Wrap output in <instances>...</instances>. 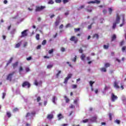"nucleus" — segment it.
I'll return each instance as SVG.
<instances>
[{"instance_id":"nucleus-1","label":"nucleus","mask_w":126,"mask_h":126,"mask_svg":"<svg viewBox=\"0 0 126 126\" xmlns=\"http://www.w3.org/2000/svg\"><path fill=\"white\" fill-rule=\"evenodd\" d=\"M120 20H121V17H120V15H119V14L117 13L116 14V22L113 23L112 29H116L117 24H119V23H120Z\"/></svg>"},{"instance_id":"nucleus-2","label":"nucleus","mask_w":126,"mask_h":126,"mask_svg":"<svg viewBox=\"0 0 126 126\" xmlns=\"http://www.w3.org/2000/svg\"><path fill=\"white\" fill-rule=\"evenodd\" d=\"M15 73V71H13L12 73L9 74L7 76L6 80H9V81H11V80H12V76L14 75Z\"/></svg>"},{"instance_id":"nucleus-3","label":"nucleus","mask_w":126,"mask_h":126,"mask_svg":"<svg viewBox=\"0 0 126 126\" xmlns=\"http://www.w3.org/2000/svg\"><path fill=\"white\" fill-rule=\"evenodd\" d=\"M22 87H26V86H27V88H29L31 87V84L28 81H25L22 84Z\"/></svg>"},{"instance_id":"nucleus-4","label":"nucleus","mask_w":126,"mask_h":126,"mask_svg":"<svg viewBox=\"0 0 126 126\" xmlns=\"http://www.w3.org/2000/svg\"><path fill=\"white\" fill-rule=\"evenodd\" d=\"M46 8V6H41L40 7L39 6H36L35 11L36 12H38L39 11H41V10H43V9Z\"/></svg>"},{"instance_id":"nucleus-5","label":"nucleus","mask_w":126,"mask_h":126,"mask_svg":"<svg viewBox=\"0 0 126 126\" xmlns=\"http://www.w3.org/2000/svg\"><path fill=\"white\" fill-rule=\"evenodd\" d=\"M111 99L112 102H115L116 100H118V96L115 95L114 93L111 94Z\"/></svg>"},{"instance_id":"nucleus-6","label":"nucleus","mask_w":126,"mask_h":126,"mask_svg":"<svg viewBox=\"0 0 126 126\" xmlns=\"http://www.w3.org/2000/svg\"><path fill=\"white\" fill-rule=\"evenodd\" d=\"M70 41H71L72 42H74L75 44H76V43L78 42V39L77 38V37L74 36H72L70 38Z\"/></svg>"},{"instance_id":"nucleus-7","label":"nucleus","mask_w":126,"mask_h":126,"mask_svg":"<svg viewBox=\"0 0 126 126\" xmlns=\"http://www.w3.org/2000/svg\"><path fill=\"white\" fill-rule=\"evenodd\" d=\"M27 31H28V30H25L21 32L22 35L21 36V38L26 37L28 35V33H27Z\"/></svg>"},{"instance_id":"nucleus-8","label":"nucleus","mask_w":126,"mask_h":126,"mask_svg":"<svg viewBox=\"0 0 126 126\" xmlns=\"http://www.w3.org/2000/svg\"><path fill=\"white\" fill-rule=\"evenodd\" d=\"M100 1L98 0H94V1H90L87 2L89 4H90V3H97V4H99L100 3Z\"/></svg>"},{"instance_id":"nucleus-9","label":"nucleus","mask_w":126,"mask_h":126,"mask_svg":"<svg viewBox=\"0 0 126 126\" xmlns=\"http://www.w3.org/2000/svg\"><path fill=\"white\" fill-rule=\"evenodd\" d=\"M114 87L116 89H120V86H119V84L117 83V81H115L114 82Z\"/></svg>"},{"instance_id":"nucleus-10","label":"nucleus","mask_w":126,"mask_h":126,"mask_svg":"<svg viewBox=\"0 0 126 126\" xmlns=\"http://www.w3.org/2000/svg\"><path fill=\"white\" fill-rule=\"evenodd\" d=\"M54 118V115L53 114H48L47 117V119L48 120H52Z\"/></svg>"},{"instance_id":"nucleus-11","label":"nucleus","mask_w":126,"mask_h":126,"mask_svg":"<svg viewBox=\"0 0 126 126\" xmlns=\"http://www.w3.org/2000/svg\"><path fill=\"white\" fill-rule=\"evenodd\" d=\"M58 118L59 121H61L62 119H63V116L62 114H59L58 115Z\"/></svg>"},{"instance_id":"nucleus-12","label":"nucleus","mask_w":126,"mask_h":126,"mask_svg":"<svg viewBox=\"0 0 126 126\" xmlns=\"http://www.w3.org/2000/svg\"><path fill=\"white\" fill-rule=\"evenodd\" d=\"M116 39H117V36L116 35V34H113L111 36V42L115 41V40H116Z\"/></svg>"},{"instance_id":"nucleus-13","label":"nucleus","mask_w":126,"mask_h":126,"mask_svg":"<svg viewBox=\"0 0 126 126\" xmlns=\"http://www.w3.org/2000/svg\"><path fill=\"white\" fill-rule=\"evenodd\" d=\"M109 47H110V44L109 43H107V45H103V48L105 50H108L109 49Z\"/></svg>"},{"instance_id":"nucleus-14","label":"nucleus","mask_w":126,"mask_h":126,"mask_svg":"<svg viewBox=\"0 0 126 126\" xmlns=\"http://www.w3.org/2000/svg\"><path fill=\"white\" fill-rule=\"evenodd\" d=\"M86 56H85V54H82L80 57L81 58V59L82 60V61H84V59H85L86 58Z\"/></svg>"},{"instance_id":"nucleus-15","label":"nucleus","mask_w":126,"mask_h":126,"mask_svg":"<svg viewBox=\"0 0 126 126\" xmlns=\"http://www.w3.org/2000/svg\"><path fill=\"white\" fill-rule=\"evenodd\" d=\"M12 65L13 68L15 69L17 66V65H18V62L15 63H14Z\"/></svg>"},{"instance_id":"nucleus-16","label":"nucleus","mask_w":126,"mask_h":126,"mask_svg":"<svg viewBox=\"0 0 126 126\" xmlns=\"http://www.w3.org/2000/svg\"><path fill=\"white\" fill-rule=\"evenodd\" d=\"M62 73V71L59 70L58 73L56 74V77L57 78H59V77L60 76V74Z\"/></svg>"},{"instance_id":"nucleus-17","label":"nucleus","mask_w":126,"mask_h":126,"mask_svg":"<svg viewBox=\"0 0 126 126\" xmlns=\"http://www.w3.org/2000/svg\"><path fill=\"white\" fill-rule=\"evenodd\" d=\"M96 120H97V117H93L91 118V121H92V122H96Z\"/></svg>"},{"instance_id":"nucleus-18","label":"nucleus","mask_w":126,"mask_h":126,"mask_svg":"<svg viewBox=\"0 0 126 126\" xmlns=\"http://www.w3.org/2000/svg\"><path fill=\"white\" fill-rule=\"evenodd\" d=\"M60 20H56L55 22V26H58L60 24Z\"/></svg>"},{"instance_id":"nucleus-19","label":"nucleus","mask_w":126,"mask_h":126,"mask_svg":"<svg viewBox=\"0 0 126 126\" xmlns=\"http://www.w3.org/2000/svg\"><path fill=\"white\" fill-rule=\"evenodd\" d=\"M93 38H96V39H99V35H98V34H94L93 35Z\"/></svg>"},{"instance_id":"nucleus-20","label":"nucleus","mask_w":126,"mask_h":126,"mask_svg":"<svg viewBox=\"0 0 126 126\" xmlns=\"http://www.w3.org/2000/svg\"><path fill=\"white\" fill-rule=\"evenodd\" d=\"M100 70H101V71L103 72H106V71H107V69L105 67L101 68Z\"/></svg>"},{"instance_id":"nucleus-21","label":"nucleus","mask_w":126,"mask_h":126,"mask_svg":"<svg viewBox=\"0 0 126 126\" xmlns=\"http://www.w3.org/2000/svg\"><path fill=\"white\" fill-rule=\"evenodd\" d=\"M6 115L8 118H10V117H11V113L10 112L7 111L6 112Z\"/></svg>"},{"instance_id":"nucleus-22","label":"nucleus","mask_w":126,"mask_h":126,"mask_svg":"<svg viewBox=\"0 0 126 126\" xmlns=\"http://www.w3.org/2000/svg\"><path fill=\"white\" fill-rule=\"evenodd\" d=\"M110 65H111L110 64V63H106L104 64L105 67H106V68H108V67H110Z\"/></svg>"},{"instance_id":"nucleus-23","label":"nucleus","mask_w":126,"mask_h":126,"mask_svg":"<svg viewBox=\"0 0 126 126\" xmlns=\"http://www.w3.org/2000/svg\"><path fill=\"white\" fill-rule=\"evenodd\" d=\"M15 31H16V30L15 29H13L10 32L11 34H12V35L14 34L15 33Z\"/></svg>"},{"instance_id":"nucleus-24","label":"nucleus","mask_w":126,"mask_h":126,"mask_svg":"<svg viewBox=\"0 0 126 126\" xmlns=\"http://www.w3.org/2000/svg\"><path fill=\"white\" fill-rule=\"evenodd\" d=\"M21 45V42L18 43L17 44H16L15 48H19V47H20Z\"/></svg>"},{"instance_id":"nucleus-25","label":"nucleus","mask_w":126,"mask_h":126,"mask_svg":"<svg viewBox=\"0 0 126 126\" xmlns=\"http://www.w3.org/2000/svg\"><path fill=\"white\" fill-rule=\"evenodd\" d=\"M71 76H72V74L70 73L67 75V76L66 78L68 79H70V78H71Z\"/></svg>"},{"instance_id":"nucleus-26","label":"nucleus","mask_w":126,"mask_h":126,"mask_svg":"<svg viewBox=\"0 0 126 126\" xmlns=\"http://www.w3.org/2000/svg\"><path fill=\"white\" fill-rule=\"evenodd\" d=\"M56 97L55 96H54L53 97V98H52V102L54 103V104H56Z\"/></svg>"},{"instance_id":"nucleus-27","label":"nucleus","mask_w":126,"mask_h":126,"mask_svg":"<svg viewBox=\"0 0 126 126\" xmlns=\"http://www.w3.org/2000/svg\"><path fill=\"white\" fill-rule=\"evenodd\" d=\"M64 98L65 99L66 103L69 102V99L66 96H64Z\"/></svg>"},{"instance_id":"nucleus-28","label":"nucleus","mask_w":126,"mask_h":126,"mask_svg":"<svg viewBox=\"0 0 126 126\" xmlns=\"http://www.w3.org/2000/svg\"><path fill=\"white\" fill-rule=\"evenodd\" d=\"M67 81H68V79H67V78H65V79H64V82H63V83L64 84H67Z\"/></svg>"},{"instance_id":"nucleus-29","label":"nucleus","mask_w":126,"mask_h":126,"mask_svg":"<svg viewBox=\"0 0 126 126\" xmlns=\"http://www.w3.org/2000/svg\"><path fill=\"white\" fill-rule=\"evenodd\" d=\"M108 11L109 13V14H112V12H113V9H112V8H108Z\"/></svg>"},{"instance_id":"nucleus-30","label":"nucleus","mask_w":126,"mask_h":126,"mask_svg":"<svg viewBox=\"0 0 126 126\" xmlns=\"http://www.w3.org/2000/svg\"><path fill=\"white\" fill-rule=\"evenodd\" d=\"M35 38H36V40H40V34H36V35L35 36Z\"/></svg>"},{"instance_id":"nucleus-31","label":"nucleus","mask_w":126,"mask_h":126,"mask_svg":"<svg viewBox=\"0 0 126 126\" xmlns=\"http://www.w3.org/2000/svg\"><path fill=\"white\" fill-rule=\"evenodd\" d=\"M126 46H123L122 48V52L124 53L125 52H126Z\"/></svg>"},{"instance_id":"nucleus-32","label":"nucleus","mask_w":126,"mask_h":126,"mask_svg":"<svg viewBox=\"0 0 126 126\" xmlns=\"http://www.w3.org/2000/svg\"><path fill=\"white\" fill-rule=\"evenodd\" d=\"M19 111V109H18L17 108H15L13 109V113H15V112H18Z\"/></svg>"},{"instance_id":"nucleus-33","label":"nucleus","mask_w":126,"mask_h":126,"mask_svg":"<svg viewBox=\"0 0 126 126\" xmlns=\"http://www.w3.org/2000/svg\"><path fill=\"white\" fill-rule=\"evenodd\" d=\"M53 66H54V65L53 64H49L47 66V68H52V67H53Z\"/></svg>"},{"instance_id":"nucleus-34","label":"nucleus","mask_w":126,"mask_h":126,"mask_svg":"<svg viewBox=\"0 0 126 126\" xmlns=\"http://www.w3.org/2000/svg\"><path fill=\"white\" fill-rule=\"evenodd\" d=\"M34 84L36 85V86H38L39 83H38V81H37V80H34Z\"/></svg>"},{"instance_id":"nucleus-35","label":"nucleus","mask_w":126,"mask_h":126,"mask_svg":"<svg viewBox=\"0 0 126 126\" xmlns=\"http://www.w3.org/2000/svg\"><path fill=\"white\" fill-rule=\"evenodd\" d=\"M54 53V49H52L51 50H49L48 54L51 55V54H53Z\"/></svg>"},{"instance_id":"nucleus-36","label":"nucleus","mask_w":126,"mask_h":126,"mask_svg":"<svg viewBox=\"0 0 126 126\" xmlns=\"http://www.w3.org/2000/svg\"><path fill=\"white\" fill-rule=\"evenodd\" d=\"M94 83H95V82H93L91 81H90V84L91 87H93V84H94Z\"/></svg>"},{"instance_id":"nucleus-37","label":"nucleus","mask_w":126,"mask_h":126,"mask_svg":"<svg viewBox=\"0 0 126 126\" xmlns=\"http://www.w3.org/2000/svg\"><path fill=\"white\" fill-rule=\"evenodd\" d=\"M54 2L52 0H50L48 1V4H54Z\"/></svg>"},{"instance_id":"nucleus-38","label":"nucleus","mask_w":126,"mask_h":126,"mask_svg":"<svg viewBox=\"0 0 126 126\" xmlns=\"http://www.w3.org/2000/svg\"><path fill=\"white\" fill-rule=\"evenodd\" d=\"M84 5H82L81 6H80L78 8V10H80V9H82V8H84Z\"/></svg>"},{"instance_id":"nucleus-39","label":"nucleus","mask_w":126,"mask_h":126,"mask_svg":"<svg viewBox=\"0 0 126 126\" xmlns=\"http://www.w3.org/2000/svg\"><path fill=\"white\" fill-rule=\"evenodd\" d=\"M112 116H113V114H112V113H109V120L110 121H112Z\"/></svg>"},{"instance_id":"nucleus-40","label":"nucleus","mask_w":126,"mask_h":126,"mask_svg":"<svg viewBox=\"0 0 126 126\" xmlns=\"http://www.w3.org/2000/svg\"><path fill=\"white\" fill-rule=\"evenodd\" d=\"M66 63H67V64H68L69 66L70 67H71V68H72V67H73V66H72V65H71V64L69 63V62H67Z\"/></svg>"},{"instance_id":"nucleus-41","label":"nucleus","mask_w":126,"mask_h":126,"mask_svg":"<svg viewBox=\"0 0 126 126\" xmlns=\"http://www.w3.org/2000/svg\"><path fill=\"white\" fill-rule=\"evenodd\" d=\"M92 25H93V23H92L90 25L88 26V29L90 30L92 28Z\"/></svg>"},{"instance_id":"nucleus-42","label":"nucleus","mask_w":126,"mask_h":126,"mask_svg":"<svg viewBox=\"0 0 126 126\" xmlns=\"http://www.w3.org/2000/svg\"><path fill=\"white\" fill-rule=\"evenodd\" d=\"M125 44V40H122L120 43V46H123V45Z\"/></svg>"},{"instance_id":"nucleus-43","label":"nucleus","mask_w":126,"mask_h":126,"mask_svg":"<svg viewBox=\"0 0 126 126\" xmlns=\"http://www.w3.org/2000/svg\"><path fill=\"white\" fill-rule=\"evenodd\" d=\"M45 44H47V40H44L42 42V45L44 46Z\"/></svg>"},{"instance_id":"nucleus-44","label":"nucleus","mask_w":126,"mask_h":126,"mask_svg":"<svg viewBox=\"0 0 126 126\" xmlns=\"http://www.w3.org/2000/svg\"><path fill=\"white\" fill-rule=\"evenodd\" d=\"M30 116H31V113L28 112L26 115V118H28V117H30Z\"/></svg>"},{"instance_id":"nucleus-45","label":"nucleus","mask_w":126,"mask_h":126,"mask_svg":"<svg viewBox=\"0 0 126 126\" xmlns=\"http://www.w3.org/2000/svg\"><path fill=\"white\" fill-rule=\"evenodd\" d=\"M55 2H56V3H61L62 0H55Z\"/></svg>"},{"instance_id":"nucleus-46","label":"nucleus","mask_w":126,"mask_h":126,"mask_svg":"<svg viewBox=\"0 0 126 126\" xmlns=\"http://www.w3.org/2000/svg\"><path fill=\"white\" fill-rule=\"evenodd\" d=\"M89 120L88 119H85L83 120V123H84V124H85L86 123H88Z\"/></svg>"},{"instance_id":"nucleus-47","label":"nucleus","mask_w":126,"mask_h":126,"mask_svg":"<svg viewBox=\"0 0 126 126\" xmlns=\"http://www.w3.org/2000/svg\"><path fill=\"white\" fill-rule=\"evenodd\" d=\"M79 52L80 54H82V53H83V50L82 49V48H80L79 50Z\"/></svg>"},{"instance_id":"nucleus-48","label":"nucleus","mask_w":126,"mask_h":126,"mask_svg":"<svg viewBox=\"0 0 126 126\" xmlns=\"http://www.w3.org/2000/svg\"><path fill=\"white\" fill-rule=\"evenodd\" d=\"M115 123H116V124H118V125H120V124H121V121L120 120H116L115 121Z\"/></svg>"},{"instance_id":"nucleus-49","label":"nucleus","mask_w":126,"mask_h":126,"mask_svg":"<svg viewBox=\"0 0 126 126\" xmlns=\"http://www.w3.org/2000/svg\"><path fill=\"white\" fill-rule=\"evenodd\" d=\"M80 31V28L74 29V31L75 32H78V31Z\"/></svg>"},{"instance_id":"nucleus-50","label":"nucleus","mask_w":126,"mask_h":126,"mask_svg":"<svg viewBox=\"0 0 126 126\" xmlns=\"http://www.w3.org/2000/svg\"><path fill=\"white\" fill-rule=\"evenodd\" d=\"M19 72H21L23 70V67L22 66H20L19 69Z\"/></svg>"},{"instance_id":"nucleus-51","label":"nucleus","mask_w":126,"mask_h":126,"mask_svg":"<svg viewBox=\"0 0 126 126\" xmlns=\"http://www.w3.org/2000/svg\"><path fill=\"white\" fill-rule=\"evenodd\" d=\"M76 58H77V56H75L74 59L72 60V61L75 63V62H76Z\"/></svg>"},{"instance_id":"nucleus-52","label":"nucleus","mask_w":126,"mask_h":126,"mask_svg":"<svg viewBox=\"0 0 126 126\" xmlns=\"http://www.w3.org/2000/svg\"><path fill=\"white\" fill-rule=\"evenodd\" d=\"M72 88H73V89H75V88H77V85H72Z\"/></svg>"},{"instance_id":"nucleus-53","label":"nucleus","mask_w":126,"mask_h":126,"mask_svg":"<svg viewBox=\"0 0 126 126\" xmlns=\"http://www.w3.org/2000/svg\"><path fill=\"white\" fill-rule=\"evenodd\" d=\"M12 60H13V58L11 57L10 60L8 61L9 63H11V62H12Z\"/></svg>"},{"instance_id":"nucleus-54","label":"nucleus","mask_w":126,"mask_h":126,"mask_svg":"<svg viewBox=\"0 0 126 126\" xmlns=\"http://www.w3.org/2000/svg\"><path fill=\"white\" fill-rule=\"evenodd\" d=\"M41 101V97L40 96H38L37 98V102H40Z\"/></svg>"},{"instance_id":"nucleus-55","label":"nucleus","mask_w":126,"mask_h":126,"mask_svg":"<svg viewBox=\"0 0 126 126\" xmlns=\"http://www.w3.org/2000/svg\"><path fill=\"white\" fill-rule=\"evenodd\" d=\"M31 60H32V57L31 56L27 58V61H31Z\"/></svg>"},{"instance_id":"nucleus-56","label":"nucleus","mask_w":126,"mask_h":126,"mask_svg":"<svg viewBox=\"0 0 126 126\" xmlns=\"http://www.w3.org/2000/svg\"><path fill=\"white\" fill-rule=\"evenodd\" d=\"M123 22L122 23H125V15H123Z\"/></svg>"},{"instance_id":"nucleus-57","label":"nucleus","mask_w":126,"mask_h":126,"mask_svg":"<svg viewBox=\"0 0 126 126\" xmlns=\"http://www.w3.org/2000/svg\"><path fill=\"white\" fill-rule=\"evenodd\" d=\"M61 51L63 52H65V49L63 47H62L61 48Z\"/></svg>"},{"instance_id":"nucleus-58","label":"nucleus","mask_w":126,"mask_h":126,"mask_svg":"<svg viewBox=\"0 0 126 126\" xmlns=\"http://www.w3.org/2000/svg\"><path fill=\"white\" fill-rule=\"evenodd\" d=\"M3 95H2V99H3L5 97V95H6V94H5V93H2Z\"/></svg>"},{"instance_id":"nucleus-59","label":"nucleus","mask_w":126,"mask_h":126,"mask_svg":"<svg viewBox=\"0 0 126 126\" xmlns=\"http://www.w3.org/2000/svg\"><path fill=\"white\" fill-rule=\"evenodd\" d=\"M70 24H67L65 26L66 28H68V27H70Z\"/></svg>"},{"instance_id":"nucleus-60","label":"nucleus","mask_w":126,"mask_h":126,"mask_svg":"<svg viewBox=\"0 0 126 126\" xmlns=\"http://www.w3.org/2000/svg\"><path fill=\"white\" fill-rule=\"evenodd\" d=\"M26 71L27 72H28L30 71V69L29 67H27L26 68Z\"/></svg>"},{"instance_id":"nucleus-61","label":"nucleus","mask_w":126,"mask_h":126,"mask_svg":"<svg viewBox=\"0 0 126 126\" xmlns=\"http://www.w3.org/2000/svg\"><path fill=\"white\" fill-rule=\"evenodd\" d=\"M37 50H39V49H41V45H39L36 47Z\"/></svg>"},{"instance_id":"nucleus-62","label":"nucleus","mask_w":126,"mask_h":126,"mask_svg":"<svg viewBox=\"0 0 126 126\" xmlns=\"http://www.w3.org/2000/svg\"><path fill=\"white\" fill-rule=\"evenodd\" d=\"M35 114H36V112L35 111L31 112V115H32V116H35Z\"/></svg>"},{"instance_id":"nucleus-63","label":"nucleus","mask_w":126,"mask_h":126,"mask_svg":"<svg viewBox=\"0 0 126 126\" xmlns=\"http://www.w3.org/2000/svg\"><path fill=\"white\" fill-rule=\"evenodd\" d=\"M63 3H66L67 2H68V0H63Z\"/></svg>"},{"instance_id":"nucleus-64","label":"nucleus","mask_w":126,"mask_h":126,"mask_svg":"<svg viewBox=\"0 0 126 126\" xmlns=\"http://www.w3.org/2000/svg\"><path fill=\"white\" fill-rule=\"evenodd\" d=\"M122 101H124V102H125V101H126V97L123 96V97H122Z\"/></svg>"}]
</instances>
